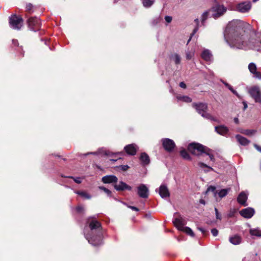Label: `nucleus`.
Returning a JSON list of instances; mask_svg holds the SVG:
<instances>
[{
  "label": "nucleus",
  "mask_w": 261,
  "mask_h": 261,
  "mask_svg": "<svg viewBox=\"0 0 261 261\" xmlns=\"http://www.w3.org/2000/svg\"><path fill=\"white\" fill-rule=\"evenodd\" d=\"M226 42L231 48L246 49L250 48L261 51L260 35L254 34L248 38L243 30L239 20L230 21L224 31Z\"/></svg>",
  "instance_id": "nucleus-1"
},
{
  "label": "nucleus",
  "mask_w": 261,
  "mask_h": 261,
  "mask_svg": "<svg viewBox=\"0 0 261 261\" xmlns=\"http://www.w3.org/2000/svg\"><path fill=\"white\" fill-rule=\"evenodd\" d=\"M87 223L89 225L90 231L86 233L84 231L86 239L88 242L93 246H98L102 244L100 234V223L94 218H89Z\"/></svg>",
  "instance_id": "nucleus-2"
},
{
  "label": "nucleus",
  "mask_w": 261,
  "mask_h": 261,
  "mask_svg": "<svg viewBox=\"0 0 261 261\" xmlns=\"http://www.w3.org/2000/svg\"><path fill=\"white\" fill-rule=\"evenodd\" d=\"M188 150L195 155H202L203 153L209 156L211 161H214V155L211 153V150L199 143H192L188 147Z\"/></svg>",
  "instance_id": "nucleus-3"
},
{
  "label": "nucleus",
  "mask_w": 261,
  "mask_h": 261,
  "mask_svg": "<svg viewBox=\"0 0 261 261\" xmlns=\"http://www.w3.org/2000/svg\"><path fill=\"white\" fill-rule=\"evenodd\" d=\"M193 107L195 108L197 112L203 117L212 121H216V119L213 117L210 114L206 112L207 106L206 103L201 102L198 103H193Z\"/></svg>",
  "instance_id": "nucleus-4"
},
{
  "label": "nucleus",
  "mask_w": 261,
  "mask_h": 261,
  "mask_svg": "<svg viewBox=\"0 0 261 261\" xmlns=\"http://www.w3.org/2000/svg\"><path fill=\"white\" fill-rule=\"evenodd\" d=\"M210 11L212 12V15L214 18H217L224 14L226 11V8L223 5L217 4Z\"/></svg>",
  "instance_id": "nucleus-5"
},
{
  "label": "nucleus",
  "mask_w": 261,
  "mask_h": 261,
  "mask_svg": "<svg viewBox=\"0 0 261 261\" xmlns=\"http://www.w3.org/2000/svg\"><path fill=\"white\" fill-rule=\"evenodd\" d=\"M22 19L16 15H13L9 18L10 25L13 29L20 30L22 25Z\"/></svg>",
  "instance_id": "nucleus-6"
},
{
  "label": "nucleus",
  "mask_w": 261,
  "mask_h": 261,
  "mask_svg": "<svg viewBox=\"0 0 261 261\" xmlns=\"http://www.w3.org/2000/svg\"><path fill=\"white\" fill-rule=\"evenodd\" d=\"M30 29L33 31H37L41 28V22L39 18L36 17H31L28 20Z\"/></svg>",
  "instance_id": "nucleus-7"
},
{
  "label": "nucleus",
  "mask_w": 261,
  "mask_h": 261,
  "mask_svg": "<svg viewBox=\"0 0 261 261\" xmlns=\"http://www.w3.org/2000/svg\"><path fill=\"white\" fill-rule=\"evenodd\" d=\"M249 93L256 102L261 103V91L258 87L254 86L250 88Z\"/></svg>",
  "instance_id": "nucleus-8"
},
{
  "label": "nucleus",
  "mask_w": 261,
  "mask_h": 261,
  "mask_svg": "<svg viewBox=\"0 0 261 261\" xmlns=\"http://www.w3.org/2000/svg\"><path fill=\"white\" fill-rule=\"evenodd\" d=\"M251 8L250 2H244L238 4L236 6V10L241 13L248 12Z\"/></svg>",
  "instance_id": "nucleus-9"
},
{
  "label": "nucleus",
  "mask_w": 261,
  "mask_h": 261,
  "mask_svg": "<svg viewBox=\"0 0 261 261\" xmlns=\"http://www.w3.org/2000/svg\"><path fill=\"white\" fill-rule=\"evenodd\" d=\"M162 142L163 147L167 151L170 152L172 151L175 147L174 142L171 139L164 138L162 139Z\"/></svg>",
  "instance_id": "nucleus-10"
},
{
  "label": "nucleus",
  "mask_w": 261,
  "mask_h": 261,
  "mask_svg": "<svg viewBox=\"0 0 261 261\" xmlns=\"http://www.w3.org/2000/svg\"><path fill=\"white\" fill-rule=\"evenodd\" d=\"M173 223H174V226L179 230H181L185 227L186 221L183 218L179 216L178 217L174 218L173 220Z\"/></svg>",
  "instance_id": "nucleus-11"
},
{
  "label": "nucleus",
  "mask_w": 261,
  "mask_h": 261,
  "mask_svg": "<svg viewBox=\"0 0 261 261\" xmlns=\"http://www.w3.org/2000/svg\"><path fill=\"white\" fill-rule=\"evenodd\" d=\"M255 211L253 208L247 207L242 209L240 212V215L245 218H251L254 214Z\"/></svg>",
  "instance_id": "nucleus-12"
},
{
  "label": "nucleus",
  "mask_w": 261,
  "mask_h": 261,
  "mask_svg": "<svg viewBox=\"0 0 261 261\" xmlns=\"http://www.w3.org/2000/svg\"><path fill=\"white\" fill-rule=\"evenodd\" d=\"M138 194L139 196L143 198H146L148 196V189L144 184H141L138 187Z\"/></svg>",
  "instance_id": "nucleus-13"
},
{
  "label": "nucleus",
  "mask_w": 261,
  "mask_h": 261,
  "mask_svg": "<svg viewBox=\"0 0 261 261\" xmlns=\"http://www.w3.org/2000/svg\"><path fill=\"white\" fill-rule=\"evenodd\" d=\"M124 149L127 154L131 155H134L136 153L138 147L135 144H131L125 146Z\"/></svg>",
  "instance_id": "nucleus-14"
},
{
  "label": "nucleus",
  "mask_w": 261,
  "mask_h": 261,
  "mask_svg": "<svg viewBox=\"0 0 261 261\" xmlns=\"http://www.w3.org/2000/svg\"><path fill=\"white\" fill-rule=\"evenodd\" d=\"M114 187L117 191H124L125 190L130 191L132 190L130 186L123 181L120 182L118 184L115 185Z\"/></svg>",
  "instance_id": "nucleus-15"
},
{
  "label": "nucleus",
  "mask_w": 261,
  "mask_h": 261,
  "mask_svg": "<svg viewBox=\"0 0 261 261\" xmlns=\"http://www.w3.org/2000/svg\"><path fill=\"white\" fill-rule=\"evenodd\" d=\"M159 193L162 198L168 197L170 196V193L167 187L164 185L160 186L159 190Z\"/></svg>",
  "instance_id": "nucleus-16"
},
{
  "label": "nucleus",
  "mask_w": 261,
  "mask_h": 261,
  "mask_svg": "<svg viewBox=\"0 0 261 261\" xmlns=\"http://www.w3.org/2000/svg\"><path fill=\"white\" fill-rule=\"evenodd\" d=\"M247 195L244 192H242L241 193H240L237 198V201L238 203L244 206L247 205Z\"/></svg>",
  "instance_id": "nucleus-17"
},
{
  "label": "nucleus",
  "mask_w": 261,
  "mask_h": 261,
  "mask_svg": "<svg viewBox=\"0 0 261 261\" xmlns=\"http://www.w3.org/2000/svg\"><path fill=\"white\" fill-rule=\"evenodd\" d=\"M118 178L115 175H107L102 178V181L105 184L116 182Z\"/></svg>",
  "instance_id": "nucleus-18"
},
{
  "label": "nucleus",
  "mask_w": 261,
  "mask_h": 261,
  "mask_svg": "<svg viewBox=\"0 0 261 261\" xmlns=\"http://www.w3.org/2000/svg\"><path fill=\"white\" fill-rule=\"evenodd\" d=\"M230 191V188H227V189H221L219 191H217L215 193V197L216 198H217V195L220 198V199H222V198L226 196L228 192Z\"/></svg>",
  "instance_id": "nucleus-19"
},
{
  "label": "nucleus",
  "mask_w": 261,
  "mask_h": 261,
  "mask_svg": "<svg viewBox=\"0 0 261 261\" xmlns=\"http://www.w3.org/2000/svg\"><path fill=\"white\" fill-rule=\"evenodd\" d=\"M139 160L141 164L143 166L148 165L150 163L149 157L145 152H142L141 153Z\"/></svg>",
  "instance_id": "nucleus-20"
},
{
  "label": "nucleus",
  "mask_w": 261,
  "mask_h": 261,
  "mask_svg": "<svg viewBox=\"0 0 261 261\" xmlns=\"http://www.w3.org/2000/svg\"><path fill=\"white\" fill-rule=\"evenodd\" d=\"M201 58L206 61H211L212 60V55L208 49H204L201 53Z\"/></svg>",
  "instance_id": "nucleus-21"
},
{
  "label": "nucleus",
  "mask_w": 261,
  "mask_h": 261,
  "mask_svg": "<svg viewBox=\"0 0 261 261\" xmlns=\"http://www.w3.org/2000/svg\"><path fill=\"white\" fill-rule=\"evenodd\" d=\"M215 130L221 135H225L228 132V128L224 125H220L215 127Z\"/></svg>",
  "instance_id": "nucleus-22"
},
{
  "label": "nucleus",
  "mask_w": 261,
  "mask_h": 261,
  "mask_svg": "<svg viewBox=\"0 0 261 261\" xmlns=\"http://www.w3.org/2000/svg\"><path fill=\"white\" fill-rule=\"evenodd\" d=\"M229 242L233 245H237L240 244L242 242V238L238 235H234L229 237Z\"/></svg>",
  "instance_id": "nucleus-23"
},
{
  "label": "nucleus",
  "mask_w": 261,
  "mask_h": 261,
  "mask_svg": "<svg viewBox=\"0 0 261 261\" xmlns=\"http://www.w3.org/2000/svg\"><path fill=\"white\" fill-rule=\"evenodd\" d=\"M236 138L237 141L241 145L246 146L250 143V141L248 139L240 135H237Z\"/></svg>",
  "instance_id": "nucleus-24"
},
{
  "label": "nucleus",
  "mask_w": 261,
  "mask_h": 261,
  "mask_svg": "<svg viewBox=\"0 0 261 261\" xmlns=\"http://www.w3.org/2000/svg\"><path fill=\"white\" fill-rule=\"evenodd\" d=\"M249 233L251 236L261 237V230L258 228L254 229H250Z\"/></svg>",
  "instance_id": "nucleus-25"
},
{
  "label": "nucleus",
  "mask_w": 261,
  "mask_h": 261,
  "mask_svg": "<svg viewBox=\"0 0 261 261\" xmlns=\"http://www.w3.org/2000/svg\"><path fill=\"white\" fill-rule=\"evenodd\" d=\"M75 193L85 199H90L91 198V196L88 193L84 191H75Z\"/></svg>",
  "instance_id": "nucleus-26"
},
{
  "label": "nucleus",
  "mask_w": 261,
  "mask_h": 261,
  "mask_svg": "<svg viewBox=\"0 0 261 261\" xmlns=\"http://www.w3.org/2000/svg\"><path fill=\"white\" fill-rule=\"evenodd\" d=\"M154 0H142V4L144 7L149 8L154 4Z\"/></svg>",
  "instance_id": "nucleus-27"
},
{
  "label": "nucleus",
  "mask_w": 261,
  "mask_h": 261,
  "mask_svg": "<svg viewBox=\"0 0 261 261\" xmlns=\"http://www.w3.org/2000/svg\"><path fill=\"white\" fill-rule=\"evenodd\" d=\"M177 98L178 100H182L186 102H190L192 101V99L187 96H177Z\"/></svg>",
  "instance_id": "nucleus-28"
},
{
  "label": "nucleus",
  "mask_w": 261,
  "mask_h": 261,
  "mask_svg": "<svg viewBox=\"0 0 261 261\" xmlns=\"http://www.w3.org/2000/svg\"><path fill=\"white\" fill-rule=\"evenodd\" d=\"M180 231H184L187 234L193 237L194 236V232H193L192 230L189 227H184L182 229H181Z\"/></svg>",
  "instance_id": "nucleus-29"
},
{
  "label": "nucleus",
  "mask_w": 261,
  "mask_h": 261,
  "mask_svg": "<svg viewBox=\"0 0 261 261\" xmlns=\"http://www.w3.org/2000/svg\"><path fill=\"white\" fill-rule=\"evenodd\" d=\"M210 12H211L210 11V10H209L208 11H205V12H204L202 14V15H201V22H202V24L203 25H204V22L207 19V18H208V16Z\"/></svg>",
  "instance_id": "nucleus-30"
},
{
  "label": "nucleus",
  "mask_w": 261,
  "mask_h": 261,
  "mask_svg": "<svg viewBox=\"0 0 261 261\" xmlns=\"http://www.w3.org/2000/svg\"><path fill=\"white\" fill-rule=\"evenodd\" d=\"M105 154L109 156H112V155H122L123 154V152H117L116 153H113L110 151L108 150H105L103 152H102Z\"/></svg>",
  "instance_id": "nucleus-31"
},
{
  "label": "nucleus",
  "mask_w": 261,
  "mask_h": 261,
  "mask_svg": "<svg viewBox=\"0 0 261 261\" xmlns=\"http://www.w3.org/2000/svg\"><path fill=\"white\" fill-rule=\"evenodd\" d=\"M172 58L174 60V61L176 64H178L180 63L181 58L178 54H175L173 55L172 56Z\"/></svg>",
  "instance_id": "nucleus-32"
},
{
  "label": "nucleus",
  "mask_w": 261,
  "mask_h": 261,
  "mask_svg": "<svg viewBox=\"0 0 261 261\" xmlns=\"http://www.w3.org/2000/svg\"><path fill=\"white\" fill-rule=\"evenodd\" d=\"M248 69L250 72L252 74L257 70V67L254 63H250L248 65Z\"/></svg>",
  "instance_id": "nucleus-33"
},
{
  "label": "nucleus",
  "mask_w": 261,
  "mask_h": 261,
  "mask_svg": "<svg viewBox=\"0 0 261 261\" xmlns=\"http://www.w3.org/2000/svg\"><path fill=\"white\" fill-rule=\"evenodd\" d=\"M255 131L253 129H245L243 130L241 132V133L247 135V136H251L255 133Z\"/></svg>",
  "instance_id": "nucleus-34"
},
{
  "label": "nucleus",
  "mask_w": 261,
  "mask_h": 261,
  "mask_svg": "<svg viewBox=\"0 0 261 261\" xmlns=\"http://www.w3.org/2000/svg\"><path fill=\"white\" fill-rule=\"evenodd\" d=\"M180 155L184 159L190 160V156L189 153L185 149L180 151Z\"/></svg>",
  "instance_id": "nucleus-35"
},
{
  "label": "nucleus",
  "mask_w": 261,
  "mask_h": 261,
  "mask_svg": "<svg viewBox=\"0 0 261 261\" xmlns=\"http://www.w3.org/2000/svg\"><path fill=\"white\" fill-rule=\"evenodd\" d=\"M198 165L199 167L200 168H203V167L207 168L208 169V170L206 171V172H208L210 170H213V169L212 167L208 166L206 164H205L203 163L199 162V163H198Z\"/></svg>",
  "instance_id": "nucleus-36"
},
{
  "label": "nucleus",
  "mask_w": 261,
  "mask_h": 261,
  "mask_svg": "<svg viewBox=\"0 0 261 261\" xmlns=\"http://www.w3.org/2000/svg\"><path fill=\"white\" fill-rule=\"evenodd\" d=\"M253 77L261 80V72L257 71V70L252 73Z\"/></svg>",
  "instance_id": "nucleus-37"
},
{
  "label": "nucleus",
  "mask_w": 261,
  "mask_h": 261,
  "mask_svg": "<svg viewBox=\"0 0 261 261\" xmlns=\"http://www.w3.org/2000/svg\"><path fill=\"white\" fill-rule=\"evenodd\" d=\"M99 189L103 191L108 195L110 196L111 194V191H110L109 189L106 188L104 187H99Z\"/></svg>",
  "instance_id": "nucleus-38"
},
{
  "label": "nucleus",
  "mask_w": 261,
  "mask_h": 261,
  "mask_svg": "<svg viewBox=\"0 0 261 261\" xmlns=\"http://www.w3.org/2000/svg\"><path fill=\"white\" fill-rule=\"evenodd\" d=\"M210 191H212V192L214 193V196H215V193L216 191H217V190H216V189L215 187L211 186L207 188L206 192H210Z\"/></svg>",
  "instance_id": "nucleus-39"
},
{
  "label": "nucleus",
  "mask_w": 261,
  "mask_h": 261,
  "mask_svg": "<svg viewBox=\"0 0 261 261\" xmlns=\"http://www.w3.org/2000/svg\"><path fill=\"white\" fill-rule=\"evenodd\" d=\"M194 55L193 51H188L186 53V58L188 60L191 59Z\"/></svg>",
  "instance_id": "nucleus-40"
},
{
  "label": "nucleus",
  "mask_w": 261,
  "mask_h": 261,
  "mask_svg": "<svg viewBox=\"0 0 261 261\" xmlns=\"http://www.w3.org/2000/svg\"><path fill=\"white\" fill-rule=\"evenodd\" d=\"M76 211L79 213H82L84 212V207L83 206H78L76 208Z\"/></svg>",
  "instance_id": "nucleus-41"
},
{
  "label": "nucleus",
  "mask_w": 261,
  "mask_h": 261,
  "mask_svg": "<svg viewBox=\"0 0 261 261\" xmlns=\"http://www.w3.org/2000/svg\"><path fill=\"white\" fill-rule=\"evenodd\" d=\"M33 6L31 4H28L26 5V10L29 12H31L33 9Z\"/></svg>",
  "instance_id": "nucleus-42"
},
{
  "label": "nucleus",
  "mask_w": 261,
  "mask_h": 261,
  "mask_svg": "<svg viewBox=\"0 0 261 261\" xmlns=\"http://www.w3.org/2000/svg\"><path fill=\"white\" fill-rule=\"evenodd\" d=\"M215 213H216V218L219 220H221V216L219 214L218 209L216 207L215 208Z\"/></svg>",
  "instance_id": "nucleus-43"
},
{
  "label": "nucleus",
  "mask_w": 261,
  "mask_h": 261,
  "mask_svg": "<svg viewBox=\"0 0 261 261\" xmlns=\"http://www.w3.org/2000/svg\"><path fill=\"white\" fill-rule=\"evenodd\" d=\"M211 232L214 237H216L218 234V230L216 228L212 229L211 230Z\"/></svg>",
  "instance_id": "nucleus-44"
},
{
  "label": "nucleus",
  "mask_w": 261,
  "mask_h": 261,
  "mask_svg": "<svg viewBox=\"0 0 261 261\" xmlns=\"http://www.w3.org/2000/svg\"><path fill=\"white\" fill-rule=\"evenodd\" d=\"M70 178H72L73 179L74 181L77 184H80L82 182L81 178L80 177H75L74 178L73 177H70Z\"/></svg>",
  "instance_id": "nucleus-45"
},
{
  "label": "nucleus",
  "mask_w": 261,
  "mask_h": 261,
  "mask_svg": "<svg viewBox=\"0 0 261 261\" xmlns=\"http://www.w3.org/2000/svg\"><path fill=\"white\" fill-rule=\"evenodd\" d=\"M165 19L167 23H170L172 20V17L169 16H166Z\"/></svg>",
  "instance_id": "nucleus-46"
},
{
  "label": "nucleus",
  "mask_w": 261,
  "mask_h": 261,
  "mask_svg": "<svg viewBox=\"0 0 261 261\" xmlns=\"http://www.w3.org/2000/svg\"><path fill=\"white\" fill-rule=\"evenodd\" d=\"M198 28H199V27H198V26H197V27H196L194 29L193 32V33H192V34H191V37L190 38V39H189V40H188V43L190 42V40H191V39L192 36H193V35H194V34H195V33L197 32V31H198Z\"/></svg>",
  "instance_id": "nucleus-47"
},
{
  "label": "nucleus",
  "mask_w": 261,
  "mask_h": 261,
  "mask_svg": "<svg viewBox=\"0 0 261 261\" xmlns=\"http://www.w3.org/2000/svg\"><path fill=\"white\" fill-rule=\"evenodd\" d=\"M119 167L123 171H126L129 168L127 165H121Z\"/></svg>",
  "instance_id": "nucleus-48"
},
{
  "label": "nucleus",
  "mask_w": 261,
  "mask_h": 261,
  "mask_svg": "<svg viewBox=\"0 0 261 261\" xmlns=\"http://www.w3.org/2000/svg\"><path fill=\"white\" fill-rule=\"evenodd\" d=\"M198 229L201 231L203 234H205L207 231L202 227H198Z\"/></svg>",
  "instance_id": "nucleus-49"
},
{
  "label": "nucleus",
  "mask_w": 261,
  "mask_h": 261,
  "mask_svg": "<svg viewBox=\"0 0 261 261\" xmlns=\"http://www.w3.org/2000/svg\"><path fill=\"white\" fill-rule=\"evenodd\" d=\"M231 92L234 94H235L238 98H241V96L240 95L237 93V92L234 90V89L232 90V91H231Z\"/></svg>",
  "instance_id": "nucleus-50"
},
{
  "label": "nucleus",
  "mask_w": 261,
  "mask_h": 261,
  "mask_svg": "<svg viewBox=\"0 0 261 261\" xmlns=\"http://www.w3.org/2000/svg\"><path fill=\"white\" fill-rule=\"evenodd\" d=\"M231 92L234 94H235L238 98H241V96L240 95L237 93V92L234 90V89L232 90V91H231Z\"/></svg>",
  "instance_id": "nucleus-51"
},
{
  "label": "nucleus",
  "mask_w": 261,
  "mask_h": 261,
  "mask_svg": "<svg viewBox=\"0 0 261 261\" xmlns=\"http://www.w3.org/2000/svg\"><path fill=\"white\" fill-rule=\"evenodd\" d=\"M179 86L181 88H186V85L184 82H180L179 84Z\"/></svg>",
  "instance_id": "nucleus-52"
},
{
  "label": "nucleus",
  "mask_w": 261,
  "mask_h": 261,
  "mask_svg": "<svg viewBox=\"0 0 261 261\" xmlns=\"http://www.w3.org/2000/svg\"><path fill=\"white\" fill-rule=\"evenodd\" d=\"M243 106H244L243 110H245L247 108V102L246 101H243Z\"/></svg>",
  "instance_id": "nucleus-53"
},
{
  "label": "nucleus",
  "mask_w": 261,
  "mask_h": 261,
  "mask_svg": "<svg viewBox=\"0 0 261 261\" xmlns=\"http://www.w3.org/2000/svg\"><path fill=\"white\" fill-rule=\"evenodd\" d=\"M129 207L132 210H133L134 211H137V212L139 211V209L137 207H135V206H130Z\"/></svg>",
  "instance_id": "nucleus-54"
},
{
  "label": "nucleus",
  "mask_w": 261,
  "mask_h": 261,
  "mask_svg": "<svg viewBox=\"0 0 261 261\" xmlns=\"http://www.w3.org/2000/svg\"><path fill=\"white\" fill-rule=\"evenodd\" d=\"M254 147L259 151L261 152V147L255 144L254 145Z\"/></svg>",
  "instance_id": "nucleus-55"
},
{
  "label": "nucleus",
  "mask_w": 261,
  "mask_h": 261,
  "mask_svg": "<svg viewBox=\"0 0 261 261\" xmlns=\"http://www.w3.org/2000/svg\"><path fill=\"white\" fill-rule=\"evenodd\" d=\"M12 42H13V43L15 45H17L18 43V41L17 40H14L13 39L12 40Z\"/></svg>",
  "instance_id": "nucleus-56"
},
{
  "label": "nucleus",
  "mask_w": 261,
  "mask_h": 261,
  "mask_svg": "<svg viewBox=\"0 0 261 261\" xmlns=\"http://www.w3.org/2000/svg\"><path fill=\"white\" fill-rule=\"evenodd\" d=\"M234 122L238 124L239 122V120L238 118H237V117L234 118Z\"/></svg>",
  "instance_id": "nucleus-57"
},
{
  "label": "nucleus",
  "mask_w": 261,
  "mask_h": 261,
  "mask_svg": "<svg viewBox=\"0 0 261 261\" xmlns=\"http://www.w3.org/2000/svg\"><path fill=\"white\" fill-rule=\"evenodd\" d=\"M200 202L201 203H202V204H205V201H204V200H203V199L200 200Z\"/></svg>",
  "instance_id": "nucleus-58"
},
{
  "label": "nucleus",
  "mask_w": 261,
  "mask_h": 261,
  "mask_svg": "<svg viewBox=\"0 0 261 261\" xmlns=\"http://www.w3.org/2000/svg\"><path fill=\"white\" fill-rule=\"evenodd\" d=\"M97 154V153L96 152H93L88 153L87 154Z\"/></svg>",
  "instance_id": "nucleus-59"
},
{
  "label": "nucleus",
  "mask_w": 261,
  "mask_h": 261,
  "mask_svg": "<svg viewBox=\"0 0 261 261\" xmlns=\"http://www.w3.org/2000/svg\"><path fill=\"white\" fill-rule=\"evenodd\" d=\"M231 91L233 89L231 86L228 88Z\"/></svg>",
  "instance_id": "nucleus-60"
},
{
  "label": "nucleus",
  "mask_w": 261,
  "mask_h": 261,
  "mask_svg": "<svg viewBox=\"0 0 261 261\" xmlns=\"http://www.w3.org/2000/svg\"><path fill=\"white\" fill-rule=\"evenodd\" d=\"M195 21L196 22V23H197H197H198V22H199V21H198V19H196L195 20Z\"/></svg>",
  "instance_id": "nucleus-61"
},
{
  "label": "nucleus",
  "mask_w": 261,
  "mask_h": 261,
  "mask_svg": "<svg viewBox=\"0 0 261 261\" xmlns=\"http://www.w3.org/2000/svg\"><path fill=\"white\" fill-rule=\"evenodd\" d=\"M223 84L225 85V86L228 84V83L223 82Z\"/></svg>",
  "instance_id": "nucleus-62"
},
{
  "label": "nucleus",
  "mask_w": 261,
  "mask_h": 261,
  "mask_svg": "<svg viewBox=\"0 0 261 261\" xmlns=\"http://www.w3.org/2000/svg\"><path fill=\"white\" fill-rule=\"evenodd\" d=\"M230 85H229L228 84L226 86V87H227V88L229 87H230Z\"/></svg>",
  "instance_id": "nucleus-63"
},
{
  "label": "nucleus",
  "mask_w": 261,
  "mask_h": 261,
  "mask_svg": "<svg viewBox=\"0 0 261 261\" xmlns=\"http://www.w3.org/2000/svg\"><path fill=\"white\" fill-rule=\"evenodd\" d=\"M117 159H111V161H116Z\"/></svg>",
  "instance_id": "nucleus-64"
}]
</instances>
